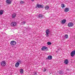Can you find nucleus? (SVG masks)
<instances>
[{"instance_id":"nucleus-1","label":"nucleus","mask_w":75,"mask_h":75,"mask_svg":"<svg viewBox=\"0 0 75 75\" xmlns=\"http://www.w3.org/2000/svg\"><path fill=\"white\" fill-rule=\"evenodd\" d=\"M1 67H5L6 65V62L5 61H2L1 63Z\"/></svg>"},{"instance_id":"nucleus-2","label":"nucleus","mask_w":75,"mask_h":75,"mask_svg":"<svg viewBox=\"0 0 75 75\" xmlns=\"http://www.w3.org/2000/svg\"><path fill=\"white\" fill-rule=\"evenodd\" d=\"M10 44L12 46H14L16 45V42L13 40L11 42Z\"/></svg>"},{"instance_id":"nucleus-3","label":"nucleus","mask_w":75,"mask_h":75,"mask_svg":"<svg viewBox=\"0 0 75 75\" xmlns=\"http://www.w3.org/2000/svg\"><path fill=\"white\" fill-rule=\"evenodd\" d=\"M48 50V48L45 46H44L41 48V50L42 51H47Z\"/></svg>"},{"instance_id":"nucleus-4","label":"nucleus","mask_w":75,"mask_h":75,"mask_svg":"<svg viewBox=\"0 0 75 75\" xmlns=\"http://www.w3.org/2000/svg\"><path fill=\"white\" fill-rule=\"evenodd\" d=\"M75 55V50L71 52V57H74Z\"/></svg>"},{"instance_id":"nucleus-5","label":"nucleus","mask_w":75,"mask_h":75,"mask_svg":"<svg viewBox=\"0 0 75 75\" xmlns=\"http://www.w3.org/2000/svg\"><path fill=\"white\" fill-rule=\"evenodd\" d=\"M36 8H43V6H42V5L37 4L36 7Z\"/></svg>"},{"instance_id":"nucleus-6","label":"nucleus","mask_w":75,"mask_h":75,"mask_svg":"<svg viewBox=\"0 0 75 75\" xmlns=\"http://www.w3.org/2000/svg\"><path fill=\"white\" fill-rule=\"evenodd\" d=\"M50 30H49V29H48L47 30H46V35L47 37H48L49 36V33H50Z\"/></svg>"},{"instance_id":"nucleus-7","label":"nucleus","mask_w":75,"mask_h":75,"mask_svg":"<svg viewBox=\"0 0 75 75\" xmlns=\"http://www.w3.org/2000/svg\"><path fill=\"white\" fill-rule=\"evenodd\" d=\"M11 26L15 27V26H16V25H17V23L15 22H13L11 23Z\"/></svg>"},{"instance_id":"nucleus-8","label":"nucleus","mask_w":75,"mask_h":75,"mask_svg":"<svg viewBox=\"0 0 75 75\" xmlns=\"http://www.w3.org/2000/svg\"><path fill=\"white\" fill-rule=\"evenodd\" d=\"M73 25L74 24L72 23H70L68 24V26L69 27H73Z\"/></svg>"},{"instance_id":"nucleus-9","label":"nucleus","mask_w":75,"mask_h":75,"mask_svg":"<svg viewBox=\"0 0 75 75\" xmlns=\"http://www.w3.org/2000/svg\"><path fill=\"white\" fill-rule=\"evenodd\" d=\"M64 63L66 65H67L68 63H69V62L68 61V60L67 59H66L64 61Z\"/></svg>"},{"instance_id":"nucleus-10","label":"nucleus","mask_w":75,"mask_h":75,"mask_svg":"<svg viewBox=\"0 0 75 75\" xmlns=\"http://www.w3.org/2000/svg\"><path fill=\"white\" fill-rule=\"evenodd\" d=\"M6 3L9 4H11V1L10 0H6Z\"/></svg>"},{"instance_id":"nucleus-11","label":"nucleus","mask_w":75,"mask_h":75,"mask_svg":"<svg viewBox=\"0 0 75 75\" xmlns=\"http://www.w3.org/2000/svg\"><path fill=\"white\" fill-rule=\"evenodd\" d=\"M38 18H42L43 17V15L41 14H39L38 16Z\"/></svg>"},{"instance_id":"nucleus-12","label":"nucleus","mask_w":75,"mask_h":75,"mask_svg":"<svg viewBox=\"0 0 75 75\" xmlns=\"http://www.w3.org/2000/svg\"><path fill=\"white\" fill-rule=\"evenodd\" d=\"M66 20L63 19L62 21H61V23L63 24H65V23H66Z\"/></svg>"},{"instance_id":"nucleus-13","label":"nucleus","mask_w":75,"mask_h":75,"mask_svg":"<svg viewBox=\"0 0 75 75\" xmlns=\"http://www.w3.org/2000/svg\"><path fill=\"white\" fill-rule=\"evenodd\" d=\"M52 57L51 55H49L47 57V58H46V59H49L51 60V59H52Z\"/></svg>"},{"instance_id":"nucleus-14","label":"nucleus","mask_w":75,"mask_h":75,"mask_svg":"<svg viewBox=\"0 0 75 75\" xmlns=\"http://www.w3.org/2000/svg\"><path fill=\"white\" fill-rule=\"evenodd\" d=\"M19 65H20V63H19V62H18L16 63L15 67L17 68V67L19 66Z\"/></svg>"},{"instance_id":"nucleus-15","label":"nucleus","mask_w":75,"mask_h":75,"mask_svg":"<svg viewBox=\"0 0 75 75\" xmlns=\"http://www.w3.org/2000/svg\"><path fill=\"white\" fill-rule=\"evenodd\" d=\"M16 17V13H13L12 15V17L13 18H15Z\"/></svg>"},{"instance_id":"nucleus-16","label":"nucleus","mask_w":75,"mask_h":75,"mask_svg":"<svg viewBox=\"0 0 75 75\" xmlns=\"http://www.w3.org/2000/svg\"><path fill=\"white\" fill-rule=\"evenodd\" d=\"M64 10L65 12H68V11H69V8H65Z\"/></svg>"},{"instance_id":"nucleus-17","label":"nucleus","mask_w":75,"mask_h":75,"mask_svg":"<svg viewBox=\"0 0 75 75\" xmlns=\"http://www.w3.org/2000/svg\"><path fill=\"white\" fill-rule=\"evenodd\" d=\"M24 70H23V69H20V72L21 74H23Z\"/></svg>"},{"instance_id":"nucleus-18","label":"nucleus","mask_w":75,"mask_h":75,"mask_svg":"<svg viewBox=\"0 0 75 75\" xmlns=\"http://www.w3.org/2000/svg\"><path fill=\"white\" fill-rule=\"evenodd\" d=\"M3 14V10L0 11V15H2Z\"/></svg>"},{"instance_id":"nucleus-19","label":"nucleus","mask_w":75,"mask_h":75,"mask_svg":"<svg viewBox=\"0 0 75 75\" xmlns=\"http://www.w3.org/2000/svg\"><path fill=\"white\" fill-rule=\"evenodd\" d=\"M61 7L62 8H64L65 7V4H62L61 5Z\"/></svg>"},{"instance_id":"nucleus-20","label":"nucleus","mask_w":75,"mask_h":75,"mask_svg":"<svg viewBox=\"0 0 75 75\" xmlns=\"http://www.w3.org/2000/svg\"><path fill=\"white\" fill-rule=\"evenodd\" d=\"M49 7H48V6H46V7H45V9L46 10H48V8H49Z\"/></svg>"},{"instance_id":"nucleus-21","label":"nucleus","mask_w":75,"mask_h":75,"mask_svg":"<svg viewBox=\"0 0 75 75\" xmlns=\"http://www.w3.org/2000/svg\"><path fill=\"white\" fill-rule=\"evenodd\" d=\"M47 44L48 45H51V43L50 42H48L47 43Z\"/></svg>"},{"instance_id":"nucleus-22","label":"nucleus","mask_w":75,"mask_h":75,"mask_svg":"<svg viewBox=\"0 0 75 75\" xmlns=\"http://www.w3.org/2000/svg\"><path fill=\"white\" fill-rule=\"evenodd\" d=\"M65 38H68V35H64Z\"/></svg>"},{"instance_id":"nucleus-23","label":"nucleus","mask_w":75,"mask_h":75,"mask_svg":"<svg viewBox=\"0 0 75 75\" xmlns=\"http://www.w3.org/2000/svg\"><path fill=\"white\" fill-rule=\"evenodd\" d=\"M24 3V1H21L20 2V3H21V4H23V3Z\"/></svg>"},{"instance_id":"nucleus-24","label":"nucleus","mask_w":75,"mask_h":75,"mask_svg":"<svg viewBox=\"0 0 75 75\" xmlns=\"http://www.w3.org/2000/svg\"><path fill=\"white\" fill-rule=\"evenodd\" d=\"M45 71H47V70L45 69L44 71H43V72H45Z\"/></svg>"},{"instance_id":"nucleus-25","label":"nucleus","mask_w":75,"mask_h":75,"mask_svg":"<svg viewBox=\"0 0 75 75\" xmlns=\"http://www.w3.org/2000/svg\"><path fill=\"white\" fill-rule=\"evenodd\" d=\"M59 74H62V71H59V72L58 73Z\"/></svg>"},{"instance_id":"nucleus-26","label":"nucleus","mask_w":75,"mask_h":75,"mask_svg":"<svg viewBox=\"0 0 75 75\" xmlns=\"http://www.w3.org/2000/svg\"><path fill=\"white\" fill-rule=\"evenodd\" d=\"M26 22H23V24H25Z\"/></svg>"},{"instance_id":"nucleus-27","label":"nucleus","mask_w":75,"mask_h":75,"mask_svg":"<svg viewBox=\"0 0 75 75\" xmlns=\"http://www.w3.org/2000/svg\"><path fill=\"white\" fill-rule=\"evenodd\" d=\"M34 75H37V73H35L34 74Z\"/></svg>"},{"instance_id":"nucleus-28","label":"nucleus","mask_w":75,"mask_h":75,"mask_svg":"<svg viewBox=\"0 0 75 75\" xmlns=\"http://www.w3.org/2000/svg\"><path fill=\"white\" fill-rule=\"evenodd\" d=\"M32 1H34V0H31Z\"/></svg>"}]
</instances>
